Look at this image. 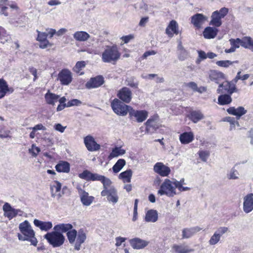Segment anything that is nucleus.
<instances>
[{
	"label": "nucleus",
	"instance_id": "1",
	"mask_svg": "<svg viewBox=\"0 0 253 253\" xmlns=\"http://www.w3.org/2000/svg\"><path fill=\"white\" fill-rule=\"evenodd\" d=\"M19 229L21 234L18 233V238L21 241H29L31 245L36 246L38 241L32 227L27 220H25L19 225Z\"/></svg>",
	"mask_w": 253,
	"mask_h": 253
},
{
	"label": "nucleus",
	"instance_id": "2",
	"mask_svg": "<svg viewBox=\"0 0 253 253\" xmlns=\"http://www.w3.org/2000/svg\"><path fill=\"white\" fill-rule=\"evenodd\" d=\"M121 56L117 45L108 46L103 52L102 60L105 63L116 62Z\"/></svg>",
	"mask_w": 253,
	"mask_h": 253
},
{
	"label": "nucleus",
	"instance_id": "3",
	"mask_svg": "<svg viewBox=\"0 0 253 253\" xmlns=\"http://www.w3.org/2000/svg\"><path fill=\"white\" fill-rule=\"evenodd\" d=\"M44 238L53 248L61 246L64 244L65 240L62 233L58 232L57 230L48 232L44 236Z\"/></svg>",
	"mask_w": 253,
	"mask_h": 253
},
{
	"label": "nucleus",
	"instance_id": "4",
	"mask_svg": "<svg viewBox=\"0 0 253 253\" xmlns=\"http://www.w3.org/2000/svg\"><path fill=\"white\" fill-rule=\"evenodd\" d=\"M176 185L174 180L166 179L160 186L158 193L161 196L166 195L169 197H172L176 194Z\"/></svg>",
	"mask_w": 253,
	"mask_h": 253
},
{
	"label": "nucleus",
	"instance_id": "5",
	"mask_svg": "<svg viewBox=\"0 0 253 253\" xmlns=\"http://www.w3.org/2000/svg\"><path fill=\"white\" fill-rule=\"evenodd\" d=\"M113 111L118 115L125 116L129 113L131 107L125 104L118 99H114L111 104Z\"/></svg>",
	"mask_w": 253,
	"mask_h": 253
},
{
	"label": "nucleus",
	"instance_id": "6",
	"mask_svg": "<svg viewBox=\"0 0 253 253\" xmlns=\"http://www.w3.org/2000/svg\"><path fill=\"white\" fill-rule=\"evenodd\" d=\"M228 9L222 7L219 10L214 11L212 13L210 25L216 27H220L222 24L221 19L224 18L228 13Z\"/></svg>",
	"mask_w": 253,
	"mask_h": 253
},
{
	"label": "nucleus",
	"instance_id": "7",
	"mask_svg": "<svg viewBox=\"0 0 253 253\" xmlns=\"http://www.w3.org/2000/svg\"><path fill=\"white\" fill-rule=\"evenodd\" d=\"M2 210L4 212V216L9 220H11L17 215L22 216L23 212L20 209H16L12 208L8 203H5L3 207Z\"/></svg>",
	"mask_w": 253,
	"mask_h": 253
},
{
	"label": "nucleus",
	"instance_id": "8",
	"mask_svg": "<svg viewBox=\"0 0 253 253\" xmlns=\"http://www.w3.org/2000/svg\"><path fill=\"white\" fill-rule=\"evenodd\" d=\"M102 196H107V200L113 204L118 202L119 197L116 189L114 187H111L108 190H103L101 192Z\"/></svg>",
	"mask_w": 253,
	"mask_h": 253
},
{
	"label": "nucleus",
	"instance_id": "9",
	"mask_svg": "<svg viewBox=\"0 0 253 253\" xmlns=\"http://www.w3.org/2000/svg\"><path fill=\"white\" fill-rule=\"evenodd\" d=\"M77 188L78 190L82 204L85 206L90 205L94 199V197L89 196L88 193L84 190L80 186H78Z\"/></svg>",
	"mask_w": 253,
	"mask_h": 253
},
{
	"label": "nucleus",
	"instance_id": "10",
	"mask_svg": "<svg viewBox=\"0 0 253 253\" xmlns=\"http://www.w3.org/2000/svg\"><path fill=\"white\" fill-rule=\"evenodd\" d=\"M117 96L123 102L128 103L132 99V92L128 87H124L118 91Z\"/></svg>",
	"mask_w": 253,
	"mask_h": 253
},
{
	"label": "nucleus",
	"instance_id": "11",
	"mask_svg": "<svg viewBox=\"0 0 253 253\" xmlns=\"http://www.w3.org/2000/svg\"><path fill=\"white\" fill-rule=\"evenodd\" d=\"M129 115L131 117H134L137 122L141 123L147 119L148 113L145 110H135L131 107Z\"/></svg>",
	"mask_w": 253,
	"mask_h": 253
},
{
	"label": "nucleus",
	"instance_id": "12",
	"mask_svg": "<svg viewBox=\"0 0 253 253\" xmlns=\"http://www.w3.org/2000/svg\"><path fill=\"white\" fill-rule=\"evenodd\" d=\"M191 22L194 26L198 29L202 27L203 24L207 21L208 17L201 13H197L191 18Z\"/></svg>",
	"mask_w": 253,
	"mask_h": 253
},
{
	"label": "nucleus",
	"instance_id": "13",
	"mask_svg": "<svg viewBox=\"0 0 253 253\" xmlns=\"http://www.w3.org/2000/svg\"><path fill=\"white\" fill-rule=\"evenodd\" d=\"M153 169L155 172L162 176H167L170 172V168L161 162L157 163Z\"/></svg>",
	"mask_w": 253,
	"mask_h": 253
},
{
	"label": "nucleus",
	"instance_id": "14",
	"mask_svg": "<svg viewBox=\"0 0 253 253\" xmlns=\"http://www.w3.org/2000/svg\"><path fill=\"white\" fill-rule=\"evenodd\" d=\"M58 79L62 84L68 85L72 82V73L68 69H63L59 73Z\"/></svg>",
	"mask_w": 253,
	"mask_h": 253
},
{
	"label": "nucleus",
	"instance_id": "15",
	"mask_svg": "<svg viewBox=\"0 0 253 253\" xmlns=\"http://www.w3.org/2000/svg\"><path fill=\"white\" fill-rule=\"evenodd\" d=\"M84 143L87 150L90 151H96L100 149V145L91 136L88 135L84 138Z\"/></svg>",
	"mask_w": 253,
	"mask_h": 253
},
{
	"label": "nucleus",
	"instance_id": "16",
	"mask_svg": "<svg viewBox=\"0 0 253 253\" xmlns=\"http://www.w3.org/2000/svg\"><path fill=\"white\" fill-rule=\"evenodd\" d=\"M208 75L210 80L217 84H219L221 81L225 79L224 74L215 70H210Z\"/></svg>",
	"mask_w": 253,
	"mask_h": 253
},
{
	"label": "nucleus",
	"instance_id": "17",
	"mask_svg": "<svg viewBox=\"0 0 253 253\" xmlns=\"http://www.w3.org/2000/svg\"><path fill=\"white\" fill-rule=\"evenodd\" d=\"M243 210L246 213L253 210V194L247 195L244 198Z\"/></svg>",
	"mask_w": 253,
	"mask_h": 253
},
{
	"label": "nucleus",
	"instance_id": "18",
	"mask_svg": "<svg viewBox=\"0 0 253 253\" xmlns=\"http://www.w3.org/2000/svg\"><path fill=\"white\" fill-rule=\"evenodd\" d=\"M62 184L58 181H54L50 185V190L51 196L52 198L57 197L59 199L62 197V194L61 193L60 191L61 189Z\"/></svg>",
	"mask_w": 253,
	"mask_h": 253
},
{
	"label": "nucleus",
	"instance_id": "19",
	"mask_svg": "<svg viewBox=\"0 0 253 253\" xmlns=\"http://www.w3.org/2000/svg\"><path fill=\"white\" fill-rule=\"evenodd\" d=\"M104 83V78L102 76H98L91 78L85 84L87 88H96L100 86Z\"/></svg>",
	"mask_w": 253,
	"mask_h": 253
},
{
	"label": "nucleus",
	"instance_id": "20",
	"mask_svg": "<svg viewBox=\"0 0 253 253\" xmlns=\"http://www.w3.org/2000/svg\"><path fill=\"white\" fill-rule=\"evenodd\" d=\"M146 130L148 133H152L159 127L157 118H150L145 123Z\"/></svg>",
	"mask_w": 253,
	"mask_h": 253
},
{
	"label": "nucleus",
	"instance_id": "21",
	"mask_svg": "<svg viewBox=\"0 0 253 253\" xmlns=\"http://www.w3.org/2000/svg\"><path fill=\"white\" fill-rule=\"evenodd\" d=\"M201 230L202 228L198 226L184 228L182 230V238L189 239Z\"/></svg>",
	"mask_w": 253,
	"mask_h": 253
},
{
	"label": "nucleus",
	"instance_id": "22",
	"mask_svg": "<svg viewBox=\"0 0 253 253\" xmlns=\"http://www.w3.org/2000/svg\"><path fill=\"white\" fill-rule=\"evenodd\" d=\"M129 242L131 247L135 249H143L149 244V242L138 238L132 239Z\"/></svg>",
	"mask_w": 253,
	"mask_h": 253
},
{
	"label": "nucleus",
	"instance_id": "23",
	"mask_svg": "<svg viewBox=\"0 0 253 253\" xmlns=\"http://www.w3.org/2000/svg\"><path fill=\"white\" fill-rule=\"evenodd\" d=\"M178 24L175 20H172L170 22L166 30V34L170 37L173 36V34L177 35L178 34Z\"/></svg>",
	"mask_w": 253,
	"mask_h": 253
},
{
	"label": "nucleus",
	"instance_id": "24",
	"mask_svg": "<svg viewBox=\"0 0 253 253\" xmlns=\"http://www.w3.org/2000/svg\"><path fill=\"white\" fill-rule=\"evenodd\" d=\"M227 111L229 114L236 116L237 120L247 112V111L243 107H239L236 109L234 107H230L227 110Z\"/></svg>",
	"mask_w": 253,
	"mask_h": 253
},
{
	"label": "nucleus",
	"instance_id": "25",
	"mask_svg": "<svg viewBox=\"0 0 253 253\" xmlns=\"http://www.w3.org/2000/svg\"><path fill=\"white\" fill-rule=\"evenodd\" d=\"M218 30L215 27H207L203 32V36L205 39H211L215 38Z\"/></svg>",
	"mask_w": 253,
	"mask_h": 253
},
{
	"label": "nucleus",
	"instance_id": "26",
	"mask_svg": "<svg viewBox=\"0 0 253 253\" xmlns=\"http://www.w3.org/2000/svg\"><path fill=\"white\" fill-rule=\"evenodd\" d=\"M172 250L175 253H190L194 251L193 249H189L188 246L184 245H173Z\"/></svg>",
	"mask_w": 253,
	"mask_h": 253
},
{
	"label": "nucleus",
	"instance_id": "27",
	"mask_svg": "<svg viewBox=\"0 0 253 253\" xmlns=\"http://www.w3.org/2000/svg\"><path fill=\"white\" fill-rule=\"evenodd\" d=\"M73 38L75 40L78 42L87 41L90 36L87 32L81 31H77L73 34Z\"/></svg>",
	"mask_w": 253,
	"mask_h": 253
},
{
	"label": "nucleus",
	"instance_id": "28",
	"mask_svg": "<svg viewBox=\"0 0 253 253\" xmlns=\"http://www.w3.org/2000/svg\"><path fill=\"white\" fill-rule=\"evenodd\" d=\"M34 223L35 226L39 227L41 230L45 231L49 230L52 227V224L51 222H44L37 219L34 220Z\"/></svg>",
	"mask_w": 253,
	"mask_h": 253
},
{
	"label": "nucleus",
	"instance_id": "29",
	"mask_svg": "<svg viewBox=\"0 0 253 253\" xmlns=\"http://www.w3.org/2000/svg\"><path fill=\"white\" fill-rule=\"evenodd\" d=\"M158 214L157 211L154 210H149L146 213L145 220L148 222H155L158 220Z\"/></svg>",
	"mask_w": 253,
	"mask_h": 253
},
{
	"label": "nucleus",
	"instance_id": "30",
	"mask_svg": "<svg viewBox=\"0 0 253 253\" xmlns=\"http://www.w3.org/2000/svg\"><path fill=\"white\" fill-rule=\"evenodd\" d=\"M76 242L75 244V249L79 251L81 249L82 244L84 243L86 239V235L83 230H80L77 235Z\"/></svg>",
	"mask_w": 253,
	"mask_h": 253
},
{
	"label": "nucleus",
	"instance_id": "31",
	"mask_svg": "<svg viewBox=\"0 0 253 253\" xmlns=\"http://www.w3.org/2000/svg\"><path fill=\"white\" fill-rule=\"evenodd\" d=\"M194 139V134L191 132H186L180 135L179 140L182 144H188Z\"/></svg>",
	"mask_w": 253,
	"mask_h": 253
},
{
	"label": "nucleus",
	"instance_id": "32",
	"mask_svg": "<svg viewBox=\"0 0 253 253\" xmlns=\"http://www.w3.org/2000/svg\"><path fill=\"white\" fill-rule=\"evenodd\" d=\"M73 225L70 223H62L55 225L53 229L54 230H57L58 232L61 233H64L68 232L71 230L73 228Z\"/></svg>",
	"mask_w": 253,
	"mask_h": 253
},
{
	"label": "nucleus",
	"instance_id": "33",
	"mask_svg": "<svg viewBox=\"0 0 253 253\" xmlns=\"http://www.w3.org/2000/svg\"><path fill=\"white\" fill-rule=\"evenodd\" d=\"M55 169L58 172L68 173L70 169V164L67 162L60 161L56 165Z\"/></svg>",
	"mask_w": 253,
	"mask_h": 253
},
{
	"label": "nucleus",
	"instance_id": "34",
	"mask_svg": "<svg viewBox=\"0 0 253 253\" xmlns=\"http://www.w3.org/2000/svg\"><path fill=\"white\" fill-rule=\"evenodd\" d=\"M59 98V95L51 93L49 90L45 95V99L47 103L53 105L58 101Z\"/></svg>",
	"mask_w": 253,
	"mask_h": 253
},
{
	"label": "nucleus",
	"instance_id": "35",
	"mask_svg": "<svg viewBox=\"0 0 253 253\" xmlns=\"http://www.w3.org/2000/svg\"><path fill=\"white\" fill-rule=\"evenodd\" d=\"M9 88L6 82L2 79H0V99L4 97L6 93L9 91Z\"/></svg>",
	"mask_w": 253,
	"mask_h": 253
},
{
	"label": "nucleus",
	"instance_id": "36",
	"mask_svg": "<svg viewBox=\"0 0 253 253\" xmlns=\"http://www.w3.org/2000/svg\"><path fill=\"white\" fill-rule=\"evenodd\" d=\"M232 99L230 94L220 95L218 98V103L221 105L230 104Z\"/></svg>",
	"mask_w": 253,
	"mask_h": 253
},
{
	"label": "nucleus",
	"instance_id": "37",
	"mask_svg": "<svg viewBox=\"0 0 253 253\" xmlns=\"http://www.w3.org/2000/svg\"><path fill=\"white\" fill-rule=\"evenodd\" d=\"M132 175V171L131 169H127L119 175V178L122 179L124 182H130Z\"/></svg>",
	"mask_w": 253,
	"mask_h": 253
},
{
	"label": "nucleus",
	"instance_id": "38",
	"mask_svg": "<svg viewBox=\"0 0 253 253\" xmlns=\"http://www.w3.org/2000/svg\"><path fill=\"white\" fill-rule=\"evenodd\" d=\"M126 153V150L121 148V147H116L112 149L111 153L109 156V159H112L115 157L123 155Z\"/></svg>",
	"mask_w": 253,
	"mask_h": 253
},
{
	"label": "nucleus",
	"instance_id": "39",
	"mask_svg": "<svg viewBox=\"0 0 253 253\" xmlns=\"http://www.w3.org/2000/svg\"><path fill=\"white\" fill-rule=\"evenodd\" d=\"M190 118L194 123H196L204 118V115L199 111H194L190 113Z\"/></svg>",
	"mask_w": 253,
	"mask_h": 253
},
{
	"label": "nucleus",
	"instance_id": "40",
	"mask_svg": "<svg viewBox=\"0 0 253 253\" xmlns=\"http://www.w3.org/2000/svg\"><path fill=\"white\" fill-rule=\"evenodd\" d=\"M126 165V161L124 159H119L113 167V170L115 173L120 171L123 167Z\"/></svg>",
	"mask_w": 253,
	"mask_h": 253
},
{
	"label": "nucleus",
	"instance_id": "41",
	"mask_svg": "<svg viewBox=\"0 0 253 253\" xmlns=\"http://www.w3.org/2000/svg\"><path fill=\"white\" fill-rule=\"evenodd\" d=\"M85 65L86 63L84 61H78L77 62L73 70L75 72L79 74L80 75H83V73L80 72V71L85 67Z\"/></svg>",
	"mask_w": 253,
	"mask_h": 253
},
{
	"label": "nucleus",
	"instance_id": "42",
	"mask_svg": "<svg viewBox=\"0 0 253 253\" xmlns=\"http://www.w3.org/2000/svg\"><path fill=\"white\" fill-rule=\"evenodd\" d=\"M67 236L70 244H73L75 242L77 236V232L75 229H72L67 233Z\"/></svg>",
	"mask_w": 253,
	"mask_h": 253
},
{
	"label": "nucleus",
	"instance_id": "43",
	"mask_svg": "<svg viewBox=\"0 0 253 253\" xmlns=\"http://www.w3.org/2000/svg\"><path fill=\"white\" fill-rule=\"evenodd\" d=\"M234 63H238V61H231L228 60H219L216 62V64L219 67L228 68L230 65H232Z\"/></svg>",
	"mask_w": 253,
	"mask_h": 253
},
{
	"label": "nucleus",
	"instance_id": "44",
	"mask_svg": "<svg viewBox=\"0 0 253 253\" xmlns=\"http://www.w3.org/2000/svg\"><path fill=\"white\" fill-rule=\"evenodd\" d=\"M252 38L250 37H245L240 39L241 46L245 48H251Z\"/></svg>",
	"mask_w": 253,
	"mask_h": 253
},
{
	"label": "nucleus",
	"instance_id": "45",
	"mask_svg": "<svg viewBox=\"0 0 253 253\" xmlns=\"http://www.w3.org/2000/svg\"><path fill=\"white\" fill-rule=\"evenodd\" d=\"M223 121L225 122H229L230 124V129L232 130L235 128L236 125L239 126V123L236 121L234 118L227 117L223 119Z\"/></svg>",
	"mask_w": 253,
	"mask_h": 253
},
{
	"label": "nucleus",
	"instance_id": "46",
	"mask_svg": "<svg viewBox=\"0 0 253 253\" xmlns=\"http://www.w3.org/2000/svg\"><path fill=\"white\" fill-rule=\"evenodd\" d=\"M101 182L102 183L103 185V190H108L111 187V185L112 184V181L111 180L106 177L105 176H103Z\"/></svg>",
	"mask_w": 253,
	"mask_h": 253
},
{
	"label": "nucleus",
	"instance_id": "47",
	"mask_svg": "<svg viewBox=\"0 0 253 253\" xmlns=\"http://www.w3.org/2000/svg\"><path fill=\"white\" fill-rule=\"evenodd\" d=\"M219 88L217 89L218 93H223L222 89H221V88H222V89H224L225 90L227 91L229 93V89L230 87L229 82L226 81L222 84L219 83Z\"/></svg>",
	"mask_w": 253,
	"mask_h": 253
},
{
	"label": "nucleus",
	"instance_id": "48",
	"mask_svg": "<svg viewBox=\"0 0 253 253\" xmlns=\"http://www.w3.org/2000/svg\"><path fill=\"white\" fill-rule=\"evenodd\" d=\"M91 173L92 172L90 171L87 170H85L82 173H80L79 176L80 178L84 179L86 181H90Z\"/></svg>",
	"mask_w": 253,
	"mask_h": 253
},
{
	"label": "nucleus",
	"instance_id": "49",
	"mask_svg": "<svg viewBox=\"0 0 253 253\" xmlns=\"http://www.w3.org/2000/svg\"><path fill=\"white\" fill-rule=\"evenodd\" d=\"M229 231L228 228L225 226H221L218 227L216 231L214 232L218 236H219V237L221 238V236L227 233Z\"/></svg>",
	"mask_w": 253,
	"mask_h": 253
},
{
	"label": "nucleus",
	"instance_id": "50",
	"mask_svg": "<svg viewBox=\"0 0 253 253\" xmlns=\"http://www.w3.org/2000/svg\"><path fill=\"white\" fill-rule=\"evenodd\" d=\"M220 239L221 238L219 237V236L214 233L209 240V243L210 245H215L218 243Z\"/></svg>",
	"mask_w": 253,
	"mask_h": 253
},
{
	"label": "nucleus",
	"instance_id": "51",
	"mask_svg": "<svg viewBox=\"0 0 253 253\" xmlns=\"http://www.w3.org/2000/svg\"><path fill=\"white\" fill-rule=\"evenodd\" d=\"M231 45L235 49L238 48L241 46L240 39L237 38L236 39H231L229 40Z\"/></svg>",
	"mask_w": 253,
	"mask_h": 253
},
{
	"label": "nucleus",
	"instance_id": "52",
	"mask_svg": "<svg viewBox=\"0 0 253 253\" xmlns=\"http://www.w3.org/2000/svg\"><path fill=\"white\" fill-rule=\"evenodd\" d=\"M40 149L36 147L35 145L33 144L31 149H29V152L33 157H36L38 154L40 152Z\"/></svg>",
	"mask_w": 253,
	"mask_h": 253
},
{
	"label": "nucleus",
	"instance_id": "53",
	"mask_svg": "<svg viewBox=\"0 0 253 253\" xmlns=\"http://www.w3.org/2000/svg\"><path fill=\"white\" fill-rule=\"evenodd\" d=\"M199 157L204 162H206L210 156V152L207 151H201L199 153Z\"/></svg>",
	"mask_w": 253,
	"mask_h": 253
},
{
	"label": "nucleus",
	"instance_id": "54",
	"mask_svg": "<svg viewBox=\"0 0 253 253\" xmlns=\"http://www.w3.org/2000/svg\"><path fill=\"white\" fill-rule=\"evenodd\" d=\"M238 171L234 169H232L230 172L227 174V178L229 179H236L238 178Z\"/></svg>",
	"mask_w": 253,
	"mask_h": 253
},
{
	"label": "nucleus",
	"instance_id": "55",
	"mask_svg": "<svg viewBox=\"0 0 253 253\" xmlns=\"http://www.w3.org/2000/svg\"><path fill=\"white\" fill-rule=\"evenodd\" d=\"M82 104L81 101L77 99H74L72 100H70L68 101L67 103V107H70L74 106H80Z\"/></svg>",
	"mask_w": 253,
	"mask_h": 253
},
{
	"label": "nucleus",
	"instance_id": "56",
	"mask_svg": "<svg viewBox=\"0 0 253 253\" xmlns=\"http://www.w3.org/2000/svg\"><path fill=\"white\" fill-rule=\"evenodd\" d=\"M198 58L197 60V63H200L202 60L206 59L207 58V54L203 50H198Z\"/></svg>",
	"mask_w": 253,
	"mask_h": 253
},
{
	"label": "nucleus",
	"instance_id": "57",
	"mask_svg": "<svg viewBox=\"0 0 253 253\" xmlns=\"http://www.w3.org/2000/svg\"><path fill=\"white\" fill-rule=\"evenodd\" d=\"M38 35L37 37V40L39 42L47 40V34L46 32H40L37 30Z\"/></svg>",
	"mask_w": 253,
	"mask_h": 253
},
{
	"label": "nucleus",
	"instance_id": "58",
	"mask_svg": "<svg viewBox=\"0 0 253 253\" xmlns=\"http://www.w3.org/2000/svg\"><path fill=\"white\" fill-rule=\"evenodd\" d=\"M188 56V52L187 50H183L182 51H179V54L178 55V59L181 61H183L186 59Z\"/></svg>",
	"mask_w": 253,
	"mask_h": 253
},
{
	"label": "nucleus",
	"instance_id": "59",
	"mask_svg": "<svg viewBox=\"0 0 253 253\" xmlns=\"http://www.w3.org/2000/svg\"><path fill=\"white\" fill-rule=\"evenodd\" d=\"M67 126H63L61 124H56L54 126V128L55 130L59 131L61 133L64 132Z\"/></svg>",
	"mask_w": 253,
	"mask_h": 253
},
{
	"label": "nucleus",
	"instance_id": "60",
	"mask_svg": "<svg viewBox=\"0 0 253 253\" xmlns=\"http://www.w3.org/2000/svg\"><path fill=\"white\" fill-rule=\"evenodd\" d=\"M127 82V85L134 88H137L138 87V82H134L133 81V78H130L126 80Z\"/></svg>",
	"mask_w": 253,
	"mask_h": 253
},
{
	"label": "nucleus",
	"instance_id": "61",
	"mask_svg": "<svg viewBox=\"0 0 253 253\" xmlns=\"http://www.w3.org/2000/svg\"><path fill=\"white\" fill-rule=\"evenodd\" d=\"M229 94L230 95H231L234 92H238V89L236 87L235 83L231 81L229 82Z\"/></svg>",
	"mask_w": 253,
	"mask_h": 253
},
{
	"label": "nucleus",
	"instance_id": "62",
	"mask_svg": "<svg viewBox=\"0 0 253 253\" xmlns=\"http://www.w3.org/2000/svg\"><path fill=\"white\" fill-rule=\"evenodd\" d=\"M103 175H99L97 173H91V181H101Z\"/></svg>",
	"mask_w": 253,
	"mask_h": 253
},
{
	"label": "nucleus",
	"instance_id": "63",
	"mask_svg": "<svg viewBox=\"0 0 253 253\" xmlns=\"http://www.w3.org/2000/svg\"><path fill=\"white\" fill-rule=\"evenodd\" d=\"M126 239L123 237H117L116 238V246L117 247L120 246L122 244L126 241Z\"/></svg>",
	"mask_w": 253,
	"mask_h": 253
},
{
	"label": "nucleus",
	"instance_id": "64",
	"mask_svg": "<svg viewBox=\"0 0 253 253\" xmlns=\"http://www.w3.org/2000/svg\"><path fill=\"white\" fill-rule=\"evenodd\" d=\"M188 86L192 88L194 91H199L197 84L194 82H190L188 84Z\"/></svg>",
	"mask_w": 253,
	"mask_h": 253
}]
</instances>
